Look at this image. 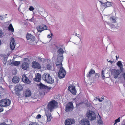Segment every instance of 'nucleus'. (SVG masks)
Instances as JSON below:
<instances>
[{
	"label": "nucleus",
	"instance_id": "30",
	"mask_svg": "<svg viewBox=\"0 0 125 125\" xmlns=\"http://www.w3.org/2000/svg\"><path fill=\"white\" fill-rule=\"evenodd\" d=\"M52 66L50 64H47L46 66V68L48 70H52Z\"/></svg>",
	"mask_w": 125,
	"mask_h": 125
},
{
	"label": "nucleus",
	"instance_id": "23",
	"mask_svg": "<svg viewBox=\"0 0 125 125\" xmlns=\"http://www.w3.org/2000/svg\"><path fill=\"white\" fill-rule=\"evenodd\" d=\"M101 4L105 6L106 7H109L112 6L113 3L111 2L107 1L106 3H101Z\"/></svg>",
	"mask_w": 125,
	"mask_h": 125
},
{
	"label": "nucleus",
	"instance_id": "10",
	"mask_svg": "<svg viewBox=\"0 0 125 125\" xmlns=\"http://www.w3.org/2000/svg\"><path fill=\"white\" fill-rule=\"evenodd\" d=\"M112 73L114 75V78L115 79H116L118 77L120 73V70H116L115 69H113L112 70Z\"/></svg>",
	"mask_w": 125,
	"mask_h": 125
},
{
	"label": "nucleus",
	"instance_id": "34",
	"mask_svg": "<svg viewBox=\"0 0 125 125\" xmlns=\"http://www.w3.org/2000/svg\"><path fill=\"white\" fill-rule=\"evenodd\" d=\"M101 76L103 79L105 78V77L104 75V72L103 71L102 72Z\"/></svg>",
	"mask_w": 125,
	"mask_h": 125
},
{
	"label": "nucleus",
	"instance_id": "18",
	"mask_svg": "<svg viewBox=\"0 0 125 125\" xmlns=\"http://www.w3.org/2000/svg\"><path fill=\"white\" fill-rule=\"evenodd\" d=\"M23 88L21 85H19L15 87V92L16 94L18 93L20 90H22Z\"/></svg>",
	"mask_w": 125,
	"mask_h": 125
},
{
	"label": "nucleus",
	"instance_id": "43",
	"mask_svg": "<svg viewBox=\"0 0 125 125\" xmlns=\"http://www.w3.org/2000/svg\"><path fill=\"white\" fill-rule=\"evenodd\" d=\"M3 110V109L2 108L0 107V112H2Z\"/></svg>",
	"mask_w": 125,
	"mask_h": 125
},
{
	"label": "nucleus",
	"instance_id": "51",
	"mask_svg": "<svg viewBox=\"0 0 125 125\" xmlns=\"http://www.w3.org/2000/svg\"><path fill=\"white\" fill-rule=\"evenodd\" d=\"M115 57H116V59H117V55Z\"/></svg>",
	"mask_w": 125,
	"mask_h": 125
},
{
	"label": "nucleus",
	"instance_id": "29",
	"mask_svg": "<svg viewBox=\"0 0 125 125\" xmlns=\"http://www.w3.org/2000/svg\"><path fill=\"white\" fill-rule=\"evenodd\" d=\"M57 52L60 54H62L64 52V51L62 48H60L57 51Z\"/></svg>",
	"mask_w": 125,
	"mask_h": 125
},
{
	"label": "nucleus",
	"instance_id": "48",
	"mask_svg": "<svg viewBox=\"0 0 125 125\" xmlns=\"http://www.w3.org/2000/svg\"><path fill=\"white\" fill-rule=\"evenodd\" d=\"M122 125H125V122H124L122 123Z\"/></svg>",
	"mask_w": 125,
	"mask_h": 125
},
{
	"label": "nucleus",
	"instance_id": "9",
	"mask_svg": "<svg viewBox=\"0 0 125 125\" xmlns=\"http://www.w3.org/2000/svg\"><path fill=\"white\" fill-rule=\"evenodd\" d=\"M47 27L45 25L42 24L37 27V29L38 32H41L42 31L47 29Z\"/></svg>",
	"mask_w": 125,
	"mask_h": 125
},
{
	"label": "nucleus",
	"instance_id": "4",
	"mask_svg": "<svg viewBox=\"0 0 125 125\" xmlns=\"http://www.w3.org/2000/svg\"><path fill=\"white\" fill-rule=\"evenodd\" d=\"M11 103L10 100L8 99H3L0 101V106L6 107L9 105Z\"/></svg>",
	"mask_w": 125,
	"mask_h": 125
},
{
	"label": "nucleus",
	"instance_id": "28",
	"mask_svg": "<svg viewBox=\"0 0 125 125\" xmlns=\"http://www.w3.org/2000/svg\"><path fill=\"white\" fill-rule=\"evenodd\" d=\"M39 86H40V88L41 89H44L46 88V86L42 84V83H40Z\"/></svg>",
	"mask_w": 125,
	"mask_h": 125
},
{
	"label": "nucleus",
	"instance_id": "3",
	"mask_svg": "<svg viewBox=\"0 0 125 125\" xmlns=\"http://www.w3.org/2000/svg\"><path fill=\"white\" fill-rule=\"evenodd\" d=\"M57 104V103L56 101L54 100L51 101L48 103L47 107L50 110V112L52 111L53 109H54Z\"/></svg>",
	"mask_w": 125,
	"mask_h": 125
},
{
	"label": "nucleus",
	"instance_id": "52",
	"mask_svg": "<svg viewBox=\"0 0 125 125\" xmlns=\"http://www.w3.org/2000/svg\"><path fill=\"white\" fill-rule=\"evenodd\" d=\"M114 19H113V21H114Z\"/></svg>",
	"mask_w": 125,
	"mask_h": 125
},
{
	"label": "nucleus",
	"instance_id": "45",
	"mask_svg": "<svg viewBox=\"0 0 125 125\" xmlns=\"http://www.w3.org/2000/svg\"><path fill=\"white\" fill-rule=\"evenodd\" d=\"M3 18L2 16H0V19L1 20H3Z\"/></svg>",
	"mask_w": 125,
	"mask_h": 125
},
{
	"label": "nucleus",
	"instance_id": "8",
	"mask_svg": "<svg viewBox=\"0 0 125 125\" xmlns=\"http://www.w3.org/2000/svg\"><path fill=\"white\" fill-rule=\"evenodd\" d=\"M63 58L62 56H61L58 57L57 58V61L56 62V66L58 68L61 67H62V62L63 60Z\"/></svg>",
	"mask_w": 125,
	"mask_h": 125
},
{
	"label": "nucleus",
	"instance_id": "21",
	"mask_svg": "<svg viewBox=\"0 0 125 125\" xmlns=\"http://www.w3.org/2000/svg\"><path fill=\"white\" fill-rule=\"evenodd\" d=\"M29 64L27 62L23 63L21 65V68L24 70H26L29 68Z\"/></svg>",
	"mask_w": 125,
	"mask_h": 125
},
{
	"label": "nucleus",
	"instance_id": "15",
	"mask_svg": "<svg viewBox=\"0 0 125 125\" xmlns=\"http://www.w3.org/2000/svg\"><path fill=\"white\" fill-rule=\"evenodd\" d=\"M79 123L82 125H90L89 121L87 119H83Z\"/></svg>",
	"mask_w": 125,
	"mask_h": 125
},
{
	"label": "nucleus",
	"instance_id": "50",
	"mask_svg": "<svg viewBox=\"0 0 125 125\" xmlns=\"http://www.w3.org/2000/svg\"><path fill=\"white\" fill-rule=\"evenodd\" d=\"M20 1H23V0H19Z\"/></svg>",
	"mask_w": 125,
	"mask_h": 125
},
{
	"label": "nucleus",
	"instance_id": "24",
	"mask_svg": "<svg viewBox=\"0 0 125 125\" xmlns=\"http://www.w3.org/2000/svg\"><path fill=\"white\" fill-rule=\"evenodd\" d=\"M95 73V72L94 70L91 69L89 73L87 74V77H90L91 76L92 74H94Z\"/></svg>",
	"mask_w": 125,
	"mask_h": 125
},
{
	"label": "nucleus",
	"instance_id": "25",
	"mask_svg": "<svg viewBox=\"0 0 125 125\" xmlns=\"http://www.w3.org/2000/svg\"><path fill=\"white\" fill-rule=\"evenodd\" d=\"M12 81L14 83H18L19 81V78L17 77H14L12 79Z\"/></svg>",
	"mask_w": 125,
	"mask_h": 125
},
{
	"label": "nucleus",
	"instance_id": "5",
	"mask_svg": "<svg viewBox=\"0 0 125 125\" xmlns=\"http://www.w3.org/2000/svg\"><path fill=\"white\" fill-rule=\"evenodd\" d=\"M66 73L63 67H61L58 73V76L60 78H64L66 75Z\"/></svg>",
	"mask_w": 125,
	"mask_h": 125
},
{
	"label": "nucleus",
	"instance_id": "22",
	"mask_svg": "<svg viewBox=\"0 0 125 125\" xmlns=\"http://www.w3.org/2000/svg\"><path fill=\"white\" fill-rule=\"evenodd\" d=\"M117 65L120 68V70L122 71L123 70V65L122 64L120 61H118L116 63Z\"/></svg>",
	"mask_w": 125,
	"mask_h": 125
},
{
	"label": "nucleus",
	"instance_id": "1",
	"mask_svg": "<svg viewBox=\"0 0 125 125\" xmlns=\"http://www.w3.org/2000/svg\"><path fill=\"white\" fill-rule=\"evenodd\" d=\"M26 38L28 44L32 45H35L36 41L34 36L30 33H27L26 35Z\"/></svg>",
	"mask_w": 125,
	"mask_h": 125
},
{
	"label": "nucleus",
	"instance_id": "36",
	"mask_svg": "<svg viewBox=\"0 0 125 125\" xmlns=\"http://www.w3.org/2000/svg\"><path fill=\"white\" fill-rule=\"evenodd\" d=\"M98 123L99 124H102L103 123V121L101 119H99L98 120Z\"/></svg>",
	"mask_w": 125,
	"mask_h": 125
},
{
	"label": "nucleus",
	"instance_id": "12",
	"mask_svg": "<svg viewBox=\"0 0 125 125\" xmlns=\"http://www.w3.org/2000/svg\"><path fill=\"white\" fill-rule=\"evenodd\" d=\"M68 89L73 94H76L77 91L75 89V86L70 85L68 87Z\"/></svg>",
	"mask_w": 125,
	"mask_h": 125
},
{
	"label": "nucleus",
	"instance_id": "7",
	"mask_svg": "<svg viewBox=\"0 0 125 125\" xmlns=\"http://www.w3.org/2000/svg\"><path fill=\"white\" fill-rule=\"evenodd\" d=\"M88 118L90 120H94L96 118L95 113L92 111H89L86 114Z\"/></svg>",
	"mask_w": 125,
	"mask_h": 125
},
{
	"label": "nucleus",
	"instance_id": "40",
	"mask_svg": "<svg viewBox=\"0 0 125 125\" xmlns=\"http://www.w3.org/2000/svg\"><path fill=\"white\" fill-rule=\"evenodd\" d=\"M41 115H40L39 114L36 117L38 118H41Z\"/></svg>",
	"mask_w": 125,
	"mask_h": 125
},
{
	"label": "nucleus",
	"instance_id": "27",
	"mask_svg": "<svg viewBox=\"0 0 125 125\" xmlns=\"http://www.w3.org/2000/svg\"><path fill=\"white\" fill-rule=\"evenodd\" d=\"M8 29L10 31L12 32H14V29L13 27L11 24H10L9 26L8 27Z\"/></svg>",
	"mask_w": 125,
	"mask_h": 125
},
{
	"label": "nucleus",
	"instance_id": "37",
	"mask_svg": "<svg viewBox=\"0 0 125 125\" xmlns=\"http://www.w3.org/2000/svg\"><path fill=\"white\" fill-rule=\"evenodd\" d=\"M34 9V8L32 6H30L29 8V10L30 11H33Z\"/></svg>",
	"mask_w": 125,
	"mask_h": 125
},
{
	"label": "nucleus",
	"instance_id": "39",
	"mask_svg": "<svg viewBox=\"0 0 125 125\" xmlns=\"http://www.w3.org/2000/svg\"><path fill=\"white\" fill-rule=\"evenodd\" d=\"M100 75L99 73H96L95 74V77L96 78H99V77H100Z\"/></svg>",
	"mask_w": 125,
	"mask_h": 125
},
{
	"label": "nucleus",
	"instance_id": "13",
	"mask_svg": "<svg viewBox=\"0 0 125 125\" xmlns=\"http://www.w3.org/2000/svg\"><path fill=\"white\" fill-rule=\"evenodd\" d=\"M22 79L23 81L26 83L30 84L31 83V81L29 80L28 78L25 75H23L22 77Z\"/></svg>",
	"mask_w": 125,
	"mask_h": 125
},
{
	"label": "nucleus",
	"instance_id": "20",
	"mask_svg": "<svg viewBox=\"0 0 125 125\" xmlns=\"http://www.w3.org/2000/svg\"><path fill=\"white\" fill-rule=\"evenodd\" d=\"M31 92L29 89L25 90L24 92V95L26 97H29L31 95Z\"/></svg>",
	"mask_w": 125,
	"mask_h": 125
},
{
	"label": "nucleus",
	"instance_id": "33",
	"mask_svg": "<svg viewBox=\"0 0 125 125\" xmlns=\"http://www.w3.org/2000/svg\"><path fill=\"white\" fill-rule=\"evenodd\" d=\"M29 125H38L36 123L31 122L30 123Z\"/></svg>",
	"mask_w": 125,
	"mask_h": 125
},
{
	"label": "nucleus",
	"instance_id": "11",
	"mask_svg": "<svg viewBox=\"0 0 125 125\" xmlns=\"http://www.w3.org/2000/svg\"><path fill=\"white\" fill-rule=\"evenodd\" d=\"M32 66L33 68L37 69H40L41 68L40 64L36 61H33L32 62Z\"/></svg>",
	"mask_w": 125,
	"mask_h": 125
},
{
	"label": "nucleus",
	"instance_id": "2",
	"mask_svg": "<svg viewBox=\"0 0 125 125\" xmlns=\"http://www.w3.org/2000/svg\"><path fill=\"white\" fill-rule=\"evenodd\" d=\"M42 79L46 82L48 83H52L54 80L50 76V74L47 73H44L42 76Z\"/></svg>",
	"mask_w": 125,
	"mask_h": 125
},
{
	"label": "nucleus",
	"instance_id": "47",
	"mask_svg": "<svg viewBox=\"0 0 125 125\" xmlns=\"http://www.w3.org/2000/svg\"><path fill=\"white\" fill-rule=\"evenodd\" d=\"M108 62H110L112 64L113 63V62L112 61H111V60H110L109 61H108Z\"/></svg>",
	"mask_w": 125,
	"mask_h": 125
},
{
	"label": "nucleus",
	"instance_id": "26",
	"mask_svg": "<svg viewBox=\"0 0 125 125\" xmlns=\"http://www.w3.org/2000/svg\"><path fill=\"white\" fill-rule=\"evenodd\" d=\"M47 117V121L48 122L51 121V119L52 118V116L51 113L46 115Z\"/></svg>",
	"mask_w": 125,
	"mask_h": 125
},
{
	"label": "nucleus",
	"instance_id": "49",
	"mask_svg": "<svg viewBox=\"0 0 125 125\" xmlns=\"http://www.w3.org/2000/svg\"><path fill=\"white\" fill-rule=\"evenodd\" d=\"M51 36L53 35V34L52 33H51Z\"/></svg>",
	"mask_w": 125,
	"mask_h": 125
},
{
	"label": "nucleus",
	"instance_id": "32",
	"mask_svg": "<svg viewBox=\"0 0 125 125\" xmlns=\"http://www.w3.org/2000/svg\"><path fill=\"white\" fill-rule=\"evenodd\" d=\"M7 60V58H6L4 57V59L2 60V61L3 62L4 64H6V61Z\"/></svg>",
	"mask_w": 125,
	"mask_h": 125
},
{
	"label": "nucleus",
	"instance_id": "14",
	"mask_svg": "<svg viewBox=\"0 0 125 125\" xmlns=\"http://www.w3.org/2000/svg\"><path fill=\"white\" fill-rule=\"evenodd\" d=\"M75 120L73 119H67L65 121V125H69L75 123Z\"/></svg>",
	"mask_w": 125,
	"mask_h": 125
},
{
	"label": "nucleus",
	"instance_id": "6",
	"mask_svg": "<svg viewBox=\"0 0 125 125\" xmlns=\"http://www.w3.org/2000/svg\"><path fill=\"white\" fill-rule=\"evenodd\" d=\"M73 103L70 102L66 105L65 108V110L66 112H68L73 110Z\"/></svg>",
	"mask_w": 125,
	"mask_h": 125
},
{
	"label": "nucleus",
	"instance_id": "35",
	"mask_svg": "<svg viewBox=\"0 0 125 125\" xmlns=\"http://www.w3.org/2000/svg\"><path fill=\"white\" fill-rule=\"evenodd\" d=\"M104 97L103 96H102L101 98V100L100 99V98L98 99V101L100 102H102L104 99Z\"/></svg>",
	"mask_w": 125,
	"mask_h": 125
},
{
	"label": "nucleus",
	"instance_id": "46",
	"mask_svg": "<svg viewBox=\"0 0 125 125\" xmlns=\"http://www.w3.org/2000/svg\"><path fill=\"white\" fill-rule=\"evenodd\" d=\"M47 37L48 38H51V36L50 35H48Z\"/></svg>",
	"mask_w": 125,
	"mask_h": 125
},
{
	"label": "nucleus",
	"instance_id": "42",
	"mask_svg": "<svg viewBox=\"0 0 125 125\" xmlns=\"http://www.w3.org/2000/svg\"><path fill=\"white\" fill-rule=\"evenodd\" d=\"M0 125H7L5 123H3L1 124Z\"/></svg>",
	"mask_w": 125,
	"mask_h": 125
},
{
	"label": "nucleus",
	"instance_id": "41",
	"mask_svg": "<svg viewBox=\"0 0 125 125\" xmlns=\"http://www.w3.org/2000/svg\"><path fill=\"white\" fill-rule=\"evenodd\" d=\"M2 32L0 30V37L2 36Z\"/></svg>",
	"mask_w": 125,
	"mask_h": 125
},
{
	"label": "nucleus",
	"instance_id": "16",
	"mask_svg": "<svg viewBox=\"0 0 125 125\" xmlns=\"http://www.w3.org/2000/svg\"><path fill=\"white\" fill-rule=\"evenodd\" d=\"M15 40L13 38H11L10 46L11 49L13 50L15 47Z\"/></svg>",
	"mask_w": 125,
	"mask_h": 125
},
{
	"label": "nucleus",
	"instance_id": "44",
	"mask_svg": "<svg viewBox=\"0 0 125 125\" xmlns=\"http://www.w3.org/2000/svg\"><path fill=\"white\" fill-rule=\"evenodd\" d=\"M99 98V96H97L96 97V101H97V100L98 101V99Z\"/></svg>",
	"mask_w": 125,
	"mask_h": 125
},
{
	"label": "nucleus",
	"instance_id": "17",
	"mask_svg": "<svg viewBox=\"0 0 125 125\" xmlns=\"http://www.w3.org/2000/svg\"><path fill=\"white\" fill-rule=\"evenodd\" d=\"M8 63L9 65L12 64L15 66H18L20 64V62L14 61L12 62L11 60H9L8 61Z\"/></svg>",
	"mask_w": 125,
	"mask_h": 125
},
{
	"label": "nucleus",
	"instance_id": "19",
	"mask_svg": "<svg viewBox=\"0 0 125 125\" xmlns=\"http://www.w3.org/2000/svg\"><path fill=\"white\" fill-rule=\"evenodd\" d=\"M41 79V74L39 73H38L37 75L35 76V77L34 79V80L37 82H40Z\"/></svg>",
	"mask_w": 125,
	"mask_h": 125
},
{
	"label": "nucleus",
	"instance_id": "31",
	"mask_svg": "<svg viewBox=\"0 0 125 125\" xmlns=\"http://www.w3.org/2000/svg\"><path fill=\"white\" fill-rule=\"evenodd\" d=\"M120 117H119L118 118L116 119L115 120V122L114 124V125H115V124L117 123L120 122Z\"/></svg>",
	"mask_w": 125,
	"mask_h": 125
},
{
	"label": "nucleus",
	"instance_id": "38",
	"mask_svg": "<svg viewBox=\"0 0 125 125\" xmlns=\"http://www.w3.org/2000/svg\"><path fill=\"white\" fill-rule=\"evenodd\" d=\"M42 58H41V57H39L38 58V61L39 62H41L42 60Z\"/></svg>",
	"mask_w": 125,
	"mask_h": 125
}]
</instances>
